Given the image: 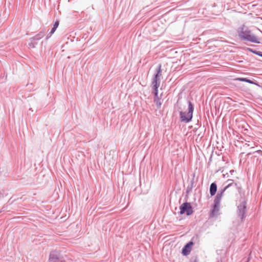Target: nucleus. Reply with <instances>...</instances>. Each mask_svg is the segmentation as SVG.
<instances>
[{"mask_svg": "<svg viewBox=\"0 0 262 262\" xmlns=\"http://www.w3.org/2000/svg\"><path fill=\"white\" fill-rule=\"evenodd\" d=\"M238 35L243 40L253 43H259L258 38L255 35L252 34L250 30L245 25H243L239 28Z\"/></svg>", "mask_w": 262, "mask_h": 262, "instance_id": "nucleus-1", "label": "nucleus"}, {"mask_svg": "<svg viewBox=\"0 0 262 262\" xmlns=\"http://www.w3.org/2000/svg\"><path fill=\"white\" fill-rule=\"evenodd\" d=\"M188 112L187 113L184 112H180V121L182 122L188 123L189 122L193 116V112L194 110L193 105L192 102L188 100Z\"/></svg>", "mask_w": 262, "mask_h": 262, "instance_id": "nucleus-2", "label": "nucleus"}, {"mask_svg": "<svg viewBox=\"0 0 262 262\" xmlns=\"http://www.w3.org/2000/svg\"><path fill=\"white\" fill-rule=\"evenodd\" d=\"M161 68V64H159L156 70V73L154 74L151 80L152 87L160 86L161 77L162 76Z\"/></svg>", "mask_w": 262, "mask_h": 262, "instance_id": "nucleus-3", "label": "nucleus"}, {"mask_svg": "<svg viewBox=\"0 0 262 262\" xmlns=\"http://www.w3.org/2000/svg\"><path fill=\"white\" fill-rule=\"evenodd\" d=\"M247 202L246 201H242L237 207V215L240 217L242 221H243L246 217Z\"/></svg>", "mask_w": 262, "mask_h": 262, "instance_id": "nucleus-4", "label": "nucleus"}, {"mask_svg": "<svg viewBox=\"0 0 262 262\" xmlns=\"http://www.w3.org/2000/svg\"><path fill=\"white\" fill-rule=\"evenodd\" d=\"M180 214H183L185 212H186V214L187 215H190L193 213V209L192 208V206H191L190 204L188 202H185L182 204L180 206Z\"/></svg>", "mask_w": 262, "mask_h": 262, "instance_id": "nucleus-5", "label": "nucleus"}, {"mask_svg": "<svg viewBox=\"0 0 262 262\" xmlns=\"http://www.w3.org/2000/svg\"><path fill=\"white\" fill-rule=\"evenodd\" d=\"M226 183H227V185L223 189L225 191L232 187L233 190H237L238 192L241 191V185L237 183H235L233 180L228 179L226 181Z\"/></svg>", "mask_w": 262, "mask_h": 262, "instance_id": "nucleus-6", "label": "nucleus"}, {"mask_svg": "<svg viewBox=\"0 0 262 262\" xmlns=\"http://www.w3.org/2000/svg\"><path fill=\"white\" fill-rule=\"evenodd\" d=\"M225 191L222 189L220 190L216 195L213 201V204H216V206L217 205L220 206V202L222 199V197L224 195Z\"/></svg>", "mask_w": 262, "mask_h": 262, "instance_id": "nucleus-7", "label": "nucleus"}, {"mask_svg": "<svg viewBox=\"0 0 262 262\" xmlns=\"http://www.w3.org/2000/svg\"><path fill=\"white\" fill-rule=\"evenodd\" d=\"M59 259V253L57 251H52L49 255V262H58Z\"/></svg>", "mask_w": 262, "mask_h": 262, "instance_id": "nucleus-8", "label": "nucleus"}, {"mask_svg": "<svg viewBox=\"0 0 262 262\" xmlns=\"http://www.w3.org/2000/svg\"><path fill=\"white\" fill-rule=\"evenodd\" d=\"M192 242H190L187 243L182 249V253L184 255H188L191 251V247L193 245Z\"/></svg>", "mask_w": 262, "mask_h": 262, "instance_id": "nucleus-9", "label": "nucleus"}, {"mask_svg": "<svg viewBox=\"0 0 262 262\" xmlns=\"http://www.w3.org/2000/svg\"><path fill=\"white\" fill-rule=\"evenodd\" d=\"M219 208L220 206L217 205L216 206V204H213V208L210 211L209 216L210 217H214L217 216Z\"/></svg>", "mask_w": 262, "mask_h": 262, "instance_id": "nucleus-10", "label": "nucleus"}, {"mask_svg": "<svg viewBox=\"0 0 262 262\" xmlns=\"http://www.w3.org/2000/svg\"><path fill=\"white\" fill-rule=\"evenodd\" d=\"M209 191L211 196H213L215 194L217 191V185L214 182L211 184Z\"/></svg>", "mask_w": 262, "mask_h": 262, "instance_id": "nucleus-11", "label": "nucleus"}, {"mask_svg": "<svg viewBox=\"0 0 262 262\" xmlns=\"http://www.w3.org/2000/svg\"><path fill=\"white\" fill-rule=\"evenodd\" d=\"M59 21H56L55 24L53 25V28H52L50 32L49 33V35L47 37V39H48L49 38L51 37V36L55 32L56 29L59 26Z\"/></svg>", "mask_w": 262, "mask_h": 262, "instance_id": "nucleus-12", "label": "nucleus"}, {"mask_svg": "<svg viewBox=\"0 0 262 262\" xmlns=\"http://www.w3.org/2000/svg\"><path fill=\"white\" fill-rule=\"evenodd\" d=\"M45 34V30L41 31L39 33H38L35 36H34L33 37H32V39L36 40H39L44 37Z\"/></svg>", "mask_w": 262, "mask_h": 262, "instance_id": "nucleus-13", "label": "nucleus"}, {"mask_svg": "<svg viewBox=\"0 0 262 262\" xmlns=\"http://www.w3.org/2000/svg\"><path fill=\"white\" fill-rule=\"evenodd\" d=\"M238 80H239L241 81L246 82L249 83L254 84L256 85L259 86V85L258 84H257V83L255 82L254 81H253L251 80L247 79L246 78H238Z\"/></svg>", "mask_w": 262, "mask_h": 262, "instance_id": "nucleus-14", "label": "nucleus"}, {"mask_svg": "<svg viewBox=\"0 0 262 262\" xmlns=\"http://www.w3.org/2000/svg\"><path fill=\"white\" fill-rule=\"evenodd\" d=\"M154 101L156 103V105L157 108H160L162 103L161 102L160 99L159 98V97H158L154 98Z\"/></svg>", "mask_w": 262, "mask_h": 262, "instance_id": "nucleus-15", "label": "nucleus"}, {"mask_svg": "<svg viewBox=\"0 0 262 262\" xmlns=\"http://www.w3.org/2000/svg\"><path fill=\"white\" fill-rule=\"evenodd\" d=\"M159 86L152 87L153 89V94L154 95V98L158 97V88Z\"/></svg>", "mask_w": 262, "mask_h": 262, "instance_id": "nucleus-16", "label": "nucleus"}, {"mask_svg": "<svg viewBox=\"0 0 262 262\" xmlns=\"http://www.w3.org/2000/svg\"><path fill=\"white\" fill-rule=\"evenodd\" d=\"M254 54L262 57V52L260 51H257L256 52H254Z\"/></svg>", "mask_w": 262, "mask_h": 262, "instance_id": "nucleus-17", "label": "nucleus"}, {"mask_svg": "<svg viewBox=\"0 0 262 262\" xmlns=\"http://www.w3.org/2000/svg\"><path fill=\"white\" fill-rule=\"evenodd\" d=\"M249 50L250 52H252V53H254V52H257L256 51H254V50H253V49H249Z\"/></svg>", "mask_w": 262, "mask_h": 262, "instance_id": "nucleus-18", "label": "nucleus"}, {"mask_svg": "<svg viewBox=\"0 0 262 262\" xmlns=\"http://www.w3.org/2000/svg\"><path fill=\"white\" fill-rule=\"evenodd\" d=\"M231 173H233V172H234V170H230V171Z\"/></svg>", "mask_w": 262, "mask_h": 262, "instance_id": "nucleus-19", "label": "nucleus"}, {"mask_svg": "<svg viewBox=\"0 0 262 262\" xmlns=\"http://www.w3.org/2000/svg\"><path fill=\"white\" fill-rule=\"evenodd\" d=\"M194 262H198V261H197L196 260H195V261H194Z\"/></svg>", "mask_w": 262, "mask_h": 262, "instance_id": "nucleus-20", "label": "nucleus"}, {"mask_svg": "<svg viewBox=\"0 0 262 262\" xmlns=\"http://www.w3.org/2000/svg\"><path fill=\"white\" fill-rule=\"evenodd\" d=\"M261 85H262V83H261Z\"/></svg>", "mask_w": 262, "mask_h": 262, "instance_id": "nucleus-21", "label": "nucleus"}]
</instances>
